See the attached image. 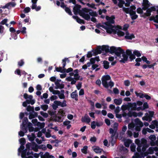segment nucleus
<instances>
[{
    "label": "nucleus",
    "mask_w": 158,
    "mask_h": 158,
    "mask_svg": "<svg viewBox=\"0 0 158 158\" xmlns=\"http://www.w3.org/2000/svg\"><path fill=\"white\" fill-rule=\"evenodd\" d=\"M55 88L56 89H62L64 87V85L63 84H60V83L56 82Z\"/></svg>",
    "instance_id": "20"
},
{
    "label": "nucleus",
    "mask_w": 158,
    "mask_h": 158,
    "mask_svg": "<svg viewBox=\"0 0 158 158\" xmlns=\"http://www.w3.org/2000/svg\"><path fill=\"white\" fill-rule=\"evenodd\" d=\"M64 10L65 12L70 15H73L71 10L69 8L67 7L65 8Z\"/></svg>",
    "instance_id": "37"
},
{
    "label": "nucleus",
    "mask_w": 158,
    "mask_h": 158,
    "mask_svg": "<svg viewBox=\"0 0 158 158\" xmlns=\"http://www.w3.org/2000/svg\"><path fill=\"white\" fill-rule=\"evenodd\" d=\"M23 97L25 99H29L30 100V104L31 105L35 103V100L34 99H32L33 97L32 95H28L27 93H25L24 94Z\"/></svg>",
    "instance_id": "7"
},
{
    "label": "nucleus",
    "mask_w": 158,
    "mask_h": 158,
    "mask_svg": "<svg viewBox=\"0 0 158 158\" xmlns=\"http://www.w3.org/2000/svg\"><path fill=\"white\" fill-rule=\"evenodd\" d=\"M27 149H25L23 150L21 152V157L22 158H25L26 155Z\"/></svg>",
    "instance_id": "34"
},
{
    "label": "nucleus",
    "mask_w": 158,
    "mask_h": 158,
    "mask_svg": "<svg viewBox=\"0 0 158 158\" xmlns=\"http://www.w3.org/2000/svg\"><path fill=\"white\" fill-rule=\"evenodd\" d=\"M133 53L138 57H140L141 56V54L139 51L137 50H135L133 52Z\"/></svg>",
    "instance_id": "36"
},
{
    "label": "nucleus",
    "mask_w": 158,
    "mask_h": 158,
    "mask_svg": "<svg viewBox=\"0 0 158 158\" xmlns=\"http://www.w3.org/2000/svg\"><path fill=\"white\" fill-rule=\"evenodd\" d=\"M68 60V61H69V60L68 59V58H65L64 59L62 60V63L63 64V66H62V68H64L66 65V61Z\"/></svg>",
    "instance_id": "46"
},
{
    "label": "nucleus",
    "mask_w": 158,
    "mask_h": 158,
    "mask_svg": "<svg viewBox=\"0 0 158 158\" xmlns=\"http://www.w3.org/2000/svg\"><path fill=\"white\" fill-rule=\"evenodd\" d=\"M96 122L93 121L91 123V128L93 129H94L96 128Z\"/></svg>",
    "instance_id": "55"
},
{
    "label": "nucleus",
    "mask_w": 158,
    "mask_h": 158,
    "mask_svg": "<svg viewBox=\"0 0 158 158\" xmlns=\"http://www.w3.org/2000/svg\"><path fill=\"white\" fill-rule=\"evenodd\" d=\"M132 54V51L131 50L127 49L126 50V52H125L124 50L122 49L121 55H122L123 58H120L121 60H119V61L121 63H125L128 60V56Z\"/></svg>",
    "instance_id": "1"
},
{
    "label": "nucleus",
    "mask_w": 158,
    "mask_h": 158,
    "mask_svg": "<svg viewBox=\"0 0 158 158\" xmlns=\"http://www.w3.org/2000/svg\"><path fill=\"white\" fill-rule=\"evenodd\" d=\"M30 10H31V9H30V8L28 7H27L25 8L23 10V11L25 13H27L29 12H30Z\"/></svg>",
    "instance_id": "57"
},
{
    "label": "nucleus",
    "mask_w": 158,
    "mask_h": 158,
    "mask_svg": "<svg viewBox=\"0 0 158 158\" xmlns=\"http://www.w3.org/2000/svg\"><path fill=\"white\" fill-rule=\"evenodd\" d=\"M26 110L28 112L31 111L33 112L34 111V107L33 106H31L30 105H28L27 106Z\"/></svg>",
    "instance_id": "31"
},
{
    "label": "nucleus",
    "mask_w": 158,
    "mask_h": 158,
    "mask_svg": "<svg viewBox=\"0 0 158 158\" xmlns=\"http://www.w3.org/2000/svg\"><path fill=\"white\" fill-rule=\"evenodd\" d=\"M59 115L62 117H64L65 115V112L64 110L59 111H58Z\"/></svg>",
    "instance_id": "59"
},
{
    "label": "nucleus",
    "mask_w": 158,
    "mask_h": 158,
    "mask_svg": "<svg viewBox=\"0 0 158 158\" xmlns=\"http://www.w3.org/2000/svg\"><path fill=\"white\" fill-rule=\"evenodd\" d=\"M94 151L96 153H100L102 152V149L99 148V147H96L94 149Z\"/></svg>",
    "instance_id": "29"
},
{
    "label": "nucleus",
    "mask_w": 158,
    "mask_h": 158,
    "mask_svg": "<svg viewBox=\"0 0 158 158\" xmlns=\"http://www.w3.org/2000/svg\"><path fill=\"white\" fill-rule=\"evenodd\" d=\"M24 63L23 60H21L20 61L18 62V65L19 66H22L24 64Z\"/></svg>",
    "instance_id": "64"
},
{
    "label": "nucleus",
    "mask_w": 158,
    "mask_h": 158,
    "mask_svg": "<svg viewBox=\"0 0 158 158\" xmlns=\"http://www.w3.org/2000/svg\"><path fill=\"white\" fill-rule=\"evenodd\" d=\"M147 143V140L144 138H143L141 139L140 144L141 145H146Z\"/></svg>",
    "instance_id": "32"
},
{
    "label": "nucleus",
    "mask_w": 158,
    "mask_h": 158,
    "mask_svg": "<svg viewBox=\"0 0 158 158\" xmlns=\"http://www.w3.org/2000/svg\"><path fill=\"white\" fill-rule=\"evenodd\" d=\"M74 76L75 77L74 79L76 81H78L79 80L80 76L79 75V74L78 73L74 74Z\"/></svg>",
    "instance_id": "54"
},
{
    "label": "nucleus",
    "mask_w": 158,
    "mask_h": 158,
    "mask_svg": "<svg viewBox=\"0 0 158 158\" xmlns=\"http://www.w3.org/2000/svg\"><path fill=\"white\" fill-rule=\"evenodd\" d=\"M41 108L43 110L46 111L48 108V106L47 105H43L41 106Z\"/></svg>",
    "instance_id": "47"
},
{
    "label": "nucleus",
    "mask_w": 158,
    "mask_h": 158,
    "mask_svg": "<svg viewBox=\"0 0 158 158\" xmlns=\"http://www.w3.org/2000/svg\"><path fill=\"white\" fill-rule=\"evenodd\" d=\"M110 131V133L111 134V138H112L113 137H114L115 135L116 134V131H115L112 128H110L109 129Z\"/></svg>",
    "instance_id": "30"
},
{
    "label": "nucleus",
    "mask_w": 158,
    "mask_h": 158,
    "mask_svg": "<svg viewBox=\"0 0 158 158\" xmlns=\"http://www.w3.org/2000/svg\"><path fill=\"white\" fill-rule=\"evenodd\" d=\"M122 48L120 47H116L114 46L110 47V52L111 54L114 53L115 58L117 60H119L121 58V53Z\"/></svg>",
    "instance_id": "2"
},
{
    "label": "nucleus",
    "mask_w": 158,
    "mask_h": 158,
    "mask_svg": "<svg viewBox=\"0 0 158 158\" xmlns=\"http://www.w3.org/2000/svg\"><path fill=\"white\" fill-rule=\"evenodd\" d=\"M146 13H144L142 16V17L144 18H146L147 17H149L151 15V12L149 10L148 8L146 9Z\"/></svg>",
    "instance_id": "18"
},
{
    "label": "nucleus",
    "mask_w": 158,
    "mask_h": 158,
    "mask_svg": "<svg viewBox=\"0 0 158 158\" xmlns=\"http://www.w3.org/2000/svg\"><path fill=\"white\" fill-rule=\"evenodd\" d=\"M117 34L118 36L121 37L124 36L125 35V33L124 32L120 30H118L117 31Z\"/></svg>",
    "instance_id": "39"
},
{
    "label": "nucleus",
    "mask_w": 158,
    "mask_h": 158,
    "mask_svg": "<svg viewBox=\"0 0 158 158\" xmlns=\"http://www.w3.org/2000/svg\"><path fill=\"white\" fill-rule=\"evenodd\" d=\"M45 124L44 123H41L39 122H38L37 124H36V125L38 127H40L41 129L44 128L45 126Z\"/></svg>",
    "instance_id": "38"
},
{
    "label": "nucleus",
    "mask_w": 158,
    "mask_h": 158,
    "mask_svg": "<svg viewBox=\"0 0 158 158\" xmlns=\"http://www.w3.org/2000/svg\"><path fill=\"white\" fill-rule=\"evenodd\" d=\"M143 8L141 9L140 7H139L137 9V12L139 14H143Z\"/></svg>",
    "instance_id": "56"
},
{
    "label": "nucleus",
    "mask_w": 158,
    "mask_h": 158,
    "mask_svg": "<svg viewBox=\"0 0 158 158\" xmlns=\"http://www.w3.org/2000/svg\"><path fill=\"white\" fill-rule=\"evenodd\" d=\"M85 13H86L85 12H82L80 15L81 16L82 18H84L85 20L87 21L89 20L90 19V16L89 15L87 14H85Z\"/></svg>",
    "instance_id": "11"
},
{
    "label": "nucleus",
    "mask_w": 158,
    "mask_h": 158,
    "mask_svg": "<svg viewBox=\"0 0 158 158\" xmlns=\"http://www.w3.org/2000/svg\"><path fill=\"white\" fill-rule=\"evenodd\" d=\"M123 11L125 12L126 14H129L130 15V13H131V12L132 11L130 9V8L127 7L125 8L124 7H123Z\"/></svg>",
    "instance_id": "25"
},
{
    "label": "nucleus",
    "mask_w": 158,
    "mask_h": 158,
    "mask_svg": "<svg viewBox=\"0 0 158 158\" xmlns=\"http://www.w3.org/2000/svg\"><path fill=\"white\" fill-rule=\"evenodd\" d=\"M81 121L83 122L89 123L90 121V118L88 116L87 117L85 116L84 118H82Z\"/></svg>",
    "instance_id": "26"
},
{
    "label": "nucleus",
    "mask_w": 158,
    "mask_h": 158,
    "mask_svg": "<svg viewBox=\"0 0 158 158\" xmlns=\"http://www.w3.org/2000/svg\"><path fill=\"white\" fill-rule=\"evenodd\" d=\"M89 14L92 16H97V14L96 11H92V12H89Z\"/></svg>",
    "instance_id": "53"
},
{
    "label": "nucleus",
    "mask_w": 158,
    "mask_h": 158,
    "mask_svg": "<svg viewBox=\"0 0 158 158\" xmlns=\"http://www.w3.org/2000/svg\"><path fill=\"white\" fill-rule=\"evenodd\" d=\"M111 78L110 75H107L103 76L102 78V84L106 88H108V84L107 82L108 80L110 79Z\"/></svg>",
    "instance_id": "4"
},
{
    "label": "nucleus",
    "mask_w": 158,
    "mask_h": 158,
    "mask_svg": "<svg viewBox=\"0 0 158 158\" xmlns=\"http://www.w3.org/2000/svg\"><path fill=\"white\" fill-rule=\"evenodd\" d=\"M114 3L116 5L117 4V0H112ZM119 2L118 6L120 8H123V4H125V2L123 0H118Z\"/></svg>",
    "instance_id": "9"
},
{
    "label": "nucleus",
    "mask_w": 158,
    "mask_h": 158,
    "mask_svg": "<svg viewBox=\"0 0 158 158\" xmlns=\"http://www.w3.org/2000/svg\"><path fill=\"white\" fill-rule=\"evenodd\" d=\"M103 67L106 69H107L109 67V62L106 60H104L103 61Z\"/></svg>",
    "instance_id": "23"
},
{
    "label": "nucleus",
    "mask_w": 158,
    "mask_h": 158,
    "mask_svg": "<svg viewBox=\"0 0 158 158\" xmlns=\"http://www.w3.org/2000/svg\"><path fill=\"white\" fill-rule=\"evenodd\" d=\"M109 48V46L108 45H103L101 47L102 51H105L106 53L110 52Z\"/></svg>",
    "instance_id": "17"
},
{
    "label": "nucleus",
    "mask_w": 158,
    "mask_h": 158,
    "mask_svg": "<svg viewBox=\"0 0 158 158\" xmlns=\"http://www.w3.org/2000/svg\"><path fill=\"white\" fill-rule=\"evenodd\" d=\"M150 3L148 0H143L142 6H143V10H146L148 9L150 6Z\"/></svg>",
    "instance_id": "8"
},
{
    "label": "nucleus",
    "mask_w": 158,
    "mask_h": 158,
    "mask_svg": "<svg viewBox=\"0 0 158 158\" xmlns=\"http://www.w3.org/2000/svg\"><path fill=\"white\" fill-rule=\"evenodd\" d=\"M40 113L45 118H46L48 116V114L47 113L44 112L43 111H40Z\"/></svg>",
    "instance_id": "51"
},
{
    "label": "nucleus",
    "mask_w": 158,
    "mask_h": 158,
    "mask_svg": "<svg viewBox=\"0 0 158 158\" xmlns=\"http://www.w3.org/2000/svg\"><path fill=\"white\" fill-rule=\"evenodd\" d=\"M29 114V118L30 119H31L38 116V113L34 111L32 112H30Z\"/></svg>",
    "instance_id": "12"
},
{
    "label": "nucleus",
    "mask_w": 158,
    "mask_h": 158,
    "mask_svg": "<svg viewBox=\"0 0 158 158\" xmlns=\"http://www.w3.org/2000/svg\"><path fill=\"white\" fill-rule=\"evenodd\" d=\"M150 21H153V22L156 23H158V14L156 15L155 16H152L149 19Z\"/></svg>",
    "instance_id": "13"
},
{
    "label": "nucleus",
    "mask_w": 158,
    "mask_h": 158,
    "mask_svg": "<svg viewBox=\"0 0 158 158\" xmlns=\"http://www.w3.org/2000/svg\"><path fill=\"white\" fill-rule=\"evenodd\" d=\"M129 104V108H131L134 110H135L136 108V103L134 102L133 103H128Z\"/></svg>",
    "instance_id": "24"
},
{
    "label": "nucleus",
    "mask_w": 158,
    "mask_h": 158,
    "mask_svg": "<svg viewBox=\"0 0 158 158\" xmlns=\"http://www.w3.org/2000/svg\"><path fill=\"white\" fill-rule=\"evenodd\" d=\"M149 106L148 103L147 102H144L143 105V108L141 110H143L145 109H148V108Z\"/></svg>",
    "instance_id": "49"
},
{
    "label": "nucleus",
    "mask_w": 158,
    "mask_h": 158,
    "mask_svg": "<svg viewBox=\"0 0 158 158\" xmlns=\"http://www.w3.org/2000/svg\"><path fill=\"white\" fill-rule=\"evenodd\" d=\"M31 148V149L33 150L35 152H37L38 151L37 145L35 142H32Z\"/></svg>",
    "instance_id": "15"
},
{
    "label": "nucleus",
    "mask_w": 158,
    "mask_h": 158,
    "mask_svg": "<svg viewBox=\"0 0 158 158\" xmlns=\"http://www.w3.org/2000/svg\"><path fill=\"white\" fill-rule=\"evenodd\" d=\"M149 114H148V113H146L145 114V115H146L145 117H143V120H145L146 121H148L149 120V121H151L152 120V118L153 117L154 112L153 111H150L149 112Z\"/></svg>",
    "instance_id": "5"
},
{
    "label": "nucleus",
    "mask_w": 158,
    "mask_h": 158,
    "mask_svg": "<svg viewBox=\"0 0 158 158\" xmlns=\"http://www.w3.org/2000/svg\"><path fill=\"white\" fill-rule=\"evenodd\" d=\"M130 15L131 16V19L132 20H135L138 17V15L136 14L135 11H132V13H130Z\"/></svg>",
    "instance_id": "19"
},
{
    "label": "nucleus",
    "mask_w": 158,
    "mask_h": 158,
    "mask_svg": "<svg viewBox=\"0 0 158 158\" xmlns=\"http://www.w3.org/2000/svg\"><path fill=\"white\" fill-rule=\"evenodd\" d=\"M101 49H102L101 47H99L95 50V52H94V54L95 55L98 54H101L102 53V50Z\"/></svg>",
    "instance_id": "22"
},
{
    "label": "nucleus",
    "mask_w": 158,
    "mask_h": 158,
    "mask_svg": "<svg viewBox=\"0 0 158 158\" xmlns=\"http://www.w3.org/2000/svg\"><path fill=\"white\" fill-rule=\"evenodd\" d=\"M62 70V67H55V70H54V72H55L56 71L57 72H61Z\"/></svg>",
    "instance_id": "60"
},
{
    "label": "nucleus",
    "mask_w": 158,
    "mask_h": 158,
    "mask_svg": "<svg viewBox=\"0 0 158 158\" xmlns=\"http://www.w3.org/2000/svg\"><path fill=\"white\" fill-rule=\"evenodd\" d=\"M11 35L13 38L15 40H16L17 38V35L15 32L11 33Z\"/></svg>",
    "instance_id": "61"
},
{
    "label": "nucleus",
    "mask_w": 158,
    "mask_h": 158,
    "mask_svg": "<svg viewBox=\"0 0 158 158\" xmlns=\"http://www.w3.org/2000/svg\"><path fill=\"white\" fill-rule=\"evenodd\" d=\"M88 149V147L86 146H84L82 149H81V151L84 154H86L87 153V150Z\"/></svg>",
    "instance_id": "42"
},
{
    "label": "nucleus",
    "mask_w": 158,
    "mask_h": 158,
    "mask_svg": "<svg viewBox=\"0 0 158 158\" xmlns=\"http://www.w3.org/2000/svg\"><path fill=\"white\" fill-rule=\"evenodd\" d=\"M129 58L130 61H132V60H134L135 58V55L134 54H132L130 55L129 56Z\"/></svg>",
    "instance_id": "48"
},
{
    "label": "nucleus",
    "mask_w": 158,
    "mask_h": 158,
    "mask_svg": "<svg viewBox=\"0 0 158 158\" xmlns=\"http://www.w3.org/2000/svg\"><path fill=\"white\" fill-rule=\"evenodd\" d=\"M48 113L51 116L55 115V112H54L52 110H48Z\"/></svg>",
    "instance_id": "62"
},
{
    "label": "nucleus",
    "mask_w": 158,
    "mask_h": 158,
    "mask_svg": "<svg viewBox=\"0 0 158 158\" xmlns=\"http://www.w3.org/2000/svg\"><path fill=\"white\" fill-rule=\"evenodd\" d=\"M50 155L48 152H45L44 155L41 156V158H50Z\"/></svg>",
    "instance_id": "41"
},
{
    "label": "nucleus",
    "mask_w": 158,
    "mask_h": 158,
    "mask_svg": "<svg viewBox=\"0 0 158 158\" xmlns=\"http://www.w3.org/2000/svg\"><path fill=\"white\" fill-rule=\"evenodd\" d=\"M73 18L74 19L76 20V21L77 23H80L82 19H81L79 18L77 16L73 15Z\"/></svg>",
    "instance_id": "44"
},
{
    "label": "nucleus",
    "mask_w": 158,
    "mask_h": 158,
    "mask_svg": "<svg viewBox=\"0 0 158 158\" xmlns=\"http://www.w3.org/2000/svg\"><path fill=\"white\" fill-rule=\"evenodd\" d=\"M156 64V63H154L151 64H148L147 66L149 68H152L154 69V66Z\"/></svg>",
    "instance_id": "58"
},
{
    "label": "nucleus",
    "mask_w": 158,
    "mask_h": 158,
    "mask_svg": "<svg viewBox=\"0 0 158 158\" xmlns=\"http://www.w3.org/2000/svg\"><path fill=\"white\" fill-rule=\"evenodd\" d=\"M27 137L29 139V140L31 141H34L35 138V136L34 133H32L31 136L30 135H28Z\"/></svg>",
    "instance_id": "27"
},
{
    "label": "nucleus",
    "mask_w": 158,
    "mask_h": 158,
    "mask_svg": "<svg viewBox=\"0 0 158 158\" xmlns=\"http://www.w3.org/2000/svg\"><path fill=\"white\" fill-rule=\"evenodd\" d=\"M75 5V6L73 8V11L75 15H77L78 14L80 15L82 12H88L89 11L92 10L90 9H89L86 8H83L81 10L80 9L81 7V5L78 4H76Z\"/></svg>",
    "instance_id": "3"
},
{
    "label": "nucleus",
    "mask_w": 158,
    "mask_h": 158,
    "mask_svg": "<svg viewBox=\"0 0 158 158\" xmlns=\"http://www.w3.org/2000/svg\"><path fill=\"white\" fill-rule=\"evenodd\" d=\"M135 127V124L133 123H131L128 125V128L129 129L133 130Z\"/></svg>",
    "instance_id": "40"
},
{
    "label": "nucleus",
    "mask_w": 158,
    "mask_h": 158,
    "mask_svg": "<svg viewBox=\"0 0 158 158\" xmlns=\"http://www.w3.org/2000/svg\"><path fill=\"white\" fill-rule=\"evenodd\" d=\"M114 103L117 105H120L122 102V99L121 98H120L118 99H115L114 100Z\"/></svg>",
    "instance_id": "21"
},
{
    "label": "nucleus",
    "mask_w": 158,
    "mask_h": 158,
    "mask_svg": "<svg viewBox=\"0 0 158 158\" xmlns=\"http://www.w3.org/2000/svg\"><path fill=\"white\" fill-rule=\"evenodd\" d=\"M19 141L21 145H23L26 143V141L25 139L24 138H22L19 139Z\"/></svg>",
    "instance_id": "45"
},
{
    "label": "nucleus",
    "mask_w": 158,
    "mask_h": 158,
    "mask_svg": "<svg viewBox=\"0 0 158 158\" xmlns=\"http://www.w3.org/2000/svg\"><path fill=\"white\" fill-rule=\"evenodd\" d=\"M121 108H122V110L123 111H124L126 110L129 109L130 108L129 107V104H128V105L126 104V105H123L122 106Z\"/></svg>",
    "instance_id": "33"
},
{
    "label": "nucleus",
    "mask_w": 158,
    "mask_h": 158,
    "mask_svg": "<svg viewBox=\"0 0 158 158\" xmlns=\"http://www.w3.org/2000/svg\"><path fill=\"white\" fill-rule=\"evenodd\" d=\"M71 98L74 99L76 101H77L78 100V95L77 93V90H75L71 94Z\"/></svg>",
    "instance_id": "14"
},
{
    "label": "nucleus",
    "mask_w": 158,
    "mask_h": 158,
    "mask_svg": "<svg viewBox=\"0 0 158 158\" xmlns=\"http://www.w3.org/2000/svg\"><path fill=\"white\" fill-rule=\"evenodd\" d=\"M106 19L108 22H109L112 24H114L115 23L114 19H115V17L114 15H112L111 17L106 16Z\"/></svg>",
    "instance_id": "10"
},
{
    "label": "nucleus",
    "mask_w": 158,
    "mask_h": 158,
    "mask_svg": "<svg viewBox=\"0 0 158 158\" xmlns=\"http://www.w3.org/2000/svg\"><path fill=\"white\" fill-rule=\"evenodd\" d=\"M28 122V119L27 117H24L23 120L22 125L23 127L26 126L27 123Z\"/></svg>",
    "instance_id": "35"
},
{
    "label": "nucleus",
    "mask_w": 158,
    "mask_h": 158,
    "mask_svg": "<svg viewBox=\"0 0 158 158\" xmlns=\"http://www.w3.org/2000/svg\"><path fill=\"white\" fill-rule=\"evenodd\" d=\"M24 146L23 145H21L20 148L18 149L19 152H21L24 149Z\"/></svg>",
    "instance_id": "63"
},
{
    "label": "nucleus",
    "mask_w": 158,
    "mask_h": 158,
    "mask_svg": "<svg viewBox=\"0 0 158 158\" xmlns=\"http://www.w3.org/2000/svg\"><path fill=\"white\" fill-rule=\"evenodd\" d=\"M55 116H56V117L57 118H58V120L57 121L56 119H53V118H52L51 119L52 120L55 121V122L57 121L58 122H61L63 120L62 119V118H63V117H62L60 115H59L57 116H56V115H55Z\"/></svg>",
    "instance_id": "28"
},
{
    "label": "nucleus",
    "mask_w": 158,
    "mask_h": 158,
    "mask_svg": "<svg viewBox=\"0 0 158 158\" xmlns=\"http://www.w3.org/2000/svg\"><path fill=\"white\" fill-rule=\"evenodd\" d=\"M149 138L151 141H155L156 139V137L154 135H151L149 137Z\"/></svg>",
    "instance_id": "50"
},
{
    "label": "nucleus",
    "mask_w": 158,
    "mask_h": 158,
    "mask_svg": "<svg viewBox=\"0 0 158 158\" xmlns=\"http://www.w3.org/2000/svg\"><path fill=\"white\" fill-rule=\"evenodd\" d=\"M125 35L124 38L126 40H131L135 38V36L133 33L130 34L128 31H126Z\"/></svg>",
    "instance_id": "6"
},
{
    "label": "nucleus",
    "mask_w": 158,
    "mask_h": 158,
    "mask_svg": "<svg viewBox=\"0 0 158 158\" xmlns=\"http://www.w3.org/2000/svg\"><path fill=\"white\" fill-rule=\"evenodd\" d=\"M114 27H107L106 29L107 32L109 34H111L112 33V28Z\"/></svg>",
    "instance_id": "52"
},
{
    "label": "nucleus",
    "mask_w": 158,
    "mask_h": 158,
    "mask_svg": "<svg viewBox=\"0 0 158 158\" xmlns=\"http://www.w3.org/2000/svg\"><path fill=\"white\" fill-rule=\"evenodd\" d=\"M135 123L137 125L141 127H142L143 126V123L139 118H136L135 120Z\"/></svg>",
    "instance_id": "16"
},
{
    "label": "nucleus",
    "mask_w": 158,
    "mask_h": 158,
    "mask_svg": "<svg viewBox=\"0 0 158 158\" xmlns=\"http://www.w3.org/2000/svg\"><path fill=\"white\" fill-rule=\"evenodd\" d=\"M131 140L129 139L125 142L124 143V145L127 148L129 147L130 144L131 143Z\"/></svg>",
    "instance_id": "43"
}]
</instances>
